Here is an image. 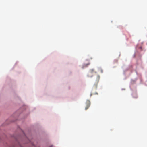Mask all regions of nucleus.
I'll return each instance as SVG.
<instances>
[{
  "label": "nucleus",
  "mask_w": 147,
  "mask_h": 147,
  "mask_svg": "<svg viewBox=\"0 0 147 147\" xmlns=\"http://www.w3.org/2000/svg\"><path fill=\"white\" fill-rule=\"evenodd\" d=\"M89 64V63H88L87 64H84V67H87L88 65Z\"/></svg>",
  "instance_id": "3"
},
{
  "label": "nucleus",
  "mask_w": 147,
  "mask_h": 147,
  "mask_svg": "<svg viewBox=\"0 0 147 147\" xmlns=\"http://www.w3.org/2000/svg\"><path fill=\"white\" fill-rule=\"evenodd\" d=\"M101 72L102 73V70H101Z\"/></svg>",
  "instance_id": "4"
},
{
  "label": "nucleus",
  "mask_w": 147,
  "mask_h": 147,
  "mask_svg": "<svg viewBox=\"0 0 147 147\" xmlns=\"http://www.w3.org/2000/svg\"><path fill=\"white\" fill-rule=\"evenodd\" d=\"M98 80H99V79H98Z\"/></svg>",
  "instance_id": "5"
},
{
  "label": "nucleus",
  "mask_w": 147,
  "mask_h": 147,
  "mask_svg": "<svg viewBox=\"0 0 147 147\" xmlns=\"http://www.w3.org/2000/svg\"><path fill=\"white\" fill-rule=\"evenodd\" d=\"M83 68H84V65L83 66Z\"/></svg>",
  "instance_id": "6"
},
{
  "label": "nucleus",
  "mask_w": 147,
  "mask_h": 147,
  "mask_svg": "<svg viewBox=\"0 0 147 147\" xmlns=\"http://www.w3.org/2000/svg\"><path fill=\"white\" fill-rule=\"evenodd\" d=\"M96 73V72L94 69H91L89 70L88 73V77H92L93 76L94 74Z\"/></svg>",
  "instance_id": "1"
},
{
  "label": "nucleus",
  "mask_w": 147,
  "mask_h": 147,
  "mask_svg": "<svg viewBox=\"0 0 147 147\" xmlns=\"http://www.w3.org/2000/svg\"><path fill=\"white\" fill-rule=\"evenodd\" d=\"M86 106L85 107V110H87L89 107L90 105V102L89 100H87L86 102Z\"/></svg>",
  "instance_id": "2"
}]
</instances>
